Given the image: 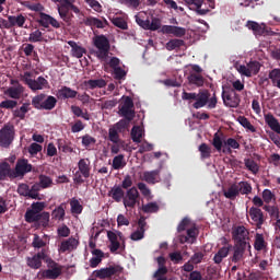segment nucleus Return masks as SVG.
<instances>
[{"label":"nucleus","instance_id":"f257e3e1","mask_svg":"<svg viewBox=\"0 0 280 280\" xmlns=\"http://www.w3.org/2000/svg\"><path fill=\"white\" fill-rule=\"evenodd\" d=\"M93 45L97 49L95 56L101 62L108 60L110 54V40L105 35H96L93 37Z\"/></svg>","mask_w":280,"mask_h":280},{"label":"nucleus","instance_id":"f03ea898","mask_svg":"<svg viewBox=\"0 0 280 280\" xmlns=\"http://www.w3.org/2000/svg\"><path fill=\"white\" fill-rule=\"evenodd\" d=\"M209 97H211V93H209L208 90L200 91L199 93L196 92H186L184 91L182 93V100H185L187 102H194L192 108L196 110H199V108H205L207 105V102H209Z\"/></svg>","mask_w":280,"mask_h":280},{"label":"nucleus","instance_id":"7ed1b4c3","mask_svg":"<svg viewBox=\"0 0 280 280\" xmlns=\"http://www.w3.org/2000/svg\"><path fill=\"white\" fill-rule=\"evenodd\" d=\"M57 104L58 100L56 98V96H47L43 93L32 98V106H34L36 110H54Z\"/></svg>","mask_w":280,"mask_h":280},{"label":"nucleus","instance_id":"20e7f679","mask_svg":"<svg viewBox=\"0 0 280 280\" xmlns=\"http://www.w3.org/2000/svg\"><path fill=\"white\" fill-rule=\"evenodd\" d=\"M84 178H91V160L81 159L78 162V171L74 173L73 182L75 185H82Z\"/></svg>","mask_w":280,"mask_h":280},{"label":"nucleus","instance_id":"39448f33","mask_svg":"<svg viewBox=\"0 0 280 280\" xmlns=\"http://www.w3.org/2000/svg\"><path fill=\"white\" fill-rule=\"evenodd\" d=\"M22 81L27 84L31 91H43V89H49V81L44 77H38L36 80L32 79V72L26 71L22 75Z\"/></svg>","mask_w":280,"mask_h":280},{"label":"nucleus","instance_id":"423d86ee","mask_svg":"<svg viewBox=\"0 0 280 280\" xmlns=\"http://www.w3.org/2000/svg\"><path fill=\"white\" fill-rule=\"evenodd\" d=\"M250 233L244 225H238L233 228L232 230V240L234 244H242V246H248V250H250Z\"/></svg>","mask_w":280,"mask_h":280},{"label":"nucleus","instance_id":"0eeeda50","mask_svg":"<svg viewBox=\"0 0 280 280\" xmlns=\"http://www.w3.org/2000/svg\"><path fill=\"white\" fill-rule=\"evenodd\" d=\"M47 268L40 272L42 279L56 280L62 275V266L51 258L46 259Z\"/></svg>","mask_w":280,"mask_h":280},{"label":"nucleus","instance_id":"6e6552de","mask_svg":"<svg viewBox=\"0 0 280 280\" xmlns=\"http://www.w3.org/2000/svg\"><path fill=\"white\" fill-rule=\"evenodd\" d=\"M221 97L224 106H228V108H237L242 102L240 94L231 88H223Z\"/></svg>","mask_w":280,"mask_h":280},{"label":"nucleus","instance_id":"1a4fd4ad","mask_svg":"<svg viewBox=\"0 0 280 280\" xmlns=\"http://www.w3.org/2000/svg\"><path fill=\"white\" fill-rule=\"evenodd\" d=\"M118 115L127 121H132L137 115L135 112V101L132 97L126 96L122 105L119 107Z\"/></svg>","mask_w":280,"mask_h":280},{"label":"nucleus","instance_id":"9d476101","mask_svg":"<svg viewBox=\"0 0 280 280\" xmlns=\"http://www.w3.org/2000/svg\"><path fill=\"white\" fill-rule=\"evenodd\" d=\"M124 272V267L119 265L109 266L94 271V277L97 279H112L113 277H119Z\"/></svg>","mask_w":280,"mask_h":280},{"label":"nucleus","instance_id":"9b49d317","mask_svg":"<svg viewBox=\"0 0 280 280\" xmlns=\"http://www.w3.org/2000/svg\"><path fill=\"white\" fill-rule=\"evenodd\" d=\"M190 67L191 71L187 77L188 84L197 86V89H200V86H205V77H202L201 67L198 65H191Z\"/></svg>","mask_w":280,"mask_h":280},{"label":"nucleus","instance_id":"f8f14e48","mask_svg":"<svg viewBox=\"0 0 280 280\" xmlns=\"http://www.w3.org/2000/svg\"><path fill=\"white\" fill-rule=\"evenodd\" d=\"M14 125H4L0 129V148H8L14 141Z\"/></svg>","mask_w":280,"mask_h":280},{"label":"nucleus","instance_id":"ddd939ff","mask_svg":"<svg viewBox=\"0 0 280 280\" xmlns=\"http://www.w3.org/2000/svg\"><path fill=\"white\" fill-rule=\"evenodd\" d=\"M137 202H139V190L137 187H131L126 191L122 205L125 209H135Z\"/></svg>","mask_w":280,"mask_h":280},{"label":"nucleus","instance_id":"4468645a","mask_svg":"<svg viewBox=\"0 0 280 280\" xmlns=\"http://www.w3.org/2000/svg\"><path fill=\"white\" fill-rule=\"evenodd\" d=\"M186 5H188L189 10H192L199 16H205L206 14H209L211 10H209V7L205 3V0H184Z\"/></svg>","mask_w":280,"mask_h":280},{"label":"nucleus","instance_id":"2eb2a0df","mask_svg":"<svg viewBox=\"0 0 280 280\" xmlns=\"http://www.w3.org/2000/svg\"><path fill=\"white\" fill-rule=\"evenodd\" d=\"M261 69V63L259 61H249L247 66H240L238 72L241 75H245L246 78H253V75H257Z\"/></svg>","mask_w":280,"mask_h":280},{"label":"nucleus","instance_id":"dca6fc26","mask_svg":"<svg viewBox=\"0 0 280 280\" xmlns=\"http://www.w3.org/2000/svg\"><path fill=\"white\" fill-rule=\"evenodd\" d=\"M136 23H138V25L142 27V30H150L151 32H156V30H161V19L159 18H152L150 21L149 19L143 20L139 16H136Z\"/></svg>","mask_w":280,"mask_h":280},{"label":"nucleus","instance_id":"f3484780","mask_svg":"<svg viewBox=\"0 0 280 280\" xmlns=\"http://www.w3.org/2000/svg\"><path fill=\"white\" fill-rule=\"evenodd\" d=\"M34 170V166L30 163L27 159H19L15 164V178L23 177L25 174H30Z\"/></svg>","mask_w":280,"mask_h":280},{"label":"nucleus","instance_id":"a211bd4d","mask_svg":"<svg viewBox=\"0 0 280 280\" xmlns=\"http://www.w3.org/2000/svg\"><path fill=\"white\" fill-rule=\"evenodd\" d=\"M37 23L42 27H45V30H49V25H51V27H55V30H60V22H58V20L47 13L40 12Z\"/></svg>","mask_w":280,"mask_h":280},{"label":"nucleus","instance_id":"6ab92c4d","mask_svg":"<svg viewBox=\"0 0 280 280\" xmlns=\"http://www.w3.org/2000/svg\"><path fill=\"white\" fill-rule=\"evenodd\" d=\"M47 259L49 258L47 257L45 249H42V252L37 253L33 257H28L26 261L30 268H33V270H38V268L43 266V261L47 264Z\"/></svg>","mask_w":280,"mask_h":280},{"label":"nucleus","instance_id":"aec40b11","mask_svg":"<svg viewBox=\"0 0 280 280\" xmlns=\"http://www.w3.org/2000/svg\"><path fill=\"white\" fill-rule=\"evenodd\" d=\"M248 248V245H242V244H235L232 245L231 250H233L232 256L230 257V261L232 264H240V261L244 260V254L246 253V249Z\"/></svg>","mask_w":280,"mask_h":280},{"label":"nucleus","instance_id":"412c9836","mask_svg":"<svg viewBox=\"0 0 280 280\" xmlns=\"http://www.w3.org/2000/svg\"><path fill=\"white\" fill-rule=\"evenodd\" d=\"M248 215L257 229H261V226H264V222H266V217L264 215V211H261L259 208H249Z\"/></svg>","mask_w":280,"mask_h":280},{"label":"nucleus","instance_id":"4be33fe9","mask_svg":"<svg viewBox=\"0 0 280 280\" xmlns=\"http://www.w3.org/2000/svg\"><path fill=\"white\" fill-rule=\"evenodd\" d=\"M58 12L60 19L65 21L68 25H71V19H73V13H71V9L69 7V0H65L63 3H61L58 7Z\"/></svg>","mask_w":280,"mask_h":280},{"label":"nucleus","instance_id":"5701e85b","mask_svg":"<svg viewBox=\"0 0 280 280\" xmlns=\"http://www.w3.org/2000/svg\"><path fill=\"white\" fill-rule=\"evenodd\" d=\"M78 246H80V241L71 236L68 240L61 242L59 246V253H71L75 250Z\"/></svg>","mask_w":280,"mask_h":280},{"label":"nucleus","instance_id":"b1692460","mask_svg":"<svg viewBox=\"0 0 280 280\" xmlns=\"http://www.w3.org/2000/svg\"><path fill=\"white\" fill-rule=\"evenodd\" d=\"M58 100H75L78 97V91L65 85L57 91Z\"/></svg>","mask_w":280,"mask_h":280},{"label":"nucleus","instance_id":"393cba45","mask_svg":"<svg viewBox=\"0 0 280 280\" xmlns=\"http://www.w3.org/2000/svg\"><path fill=\"white\" fill-rule=\"evenodd\" d=\"M233 248V245L226 244L223 247H220L218 253L214 254L213 261L217 265H220L226 257H229V254L231 253V249Z\"/></svg>","mask_w":280,"mask_h":280},{"label":"nucleus","instance_id":"a878e982","mask_svg":"<svg viewBox=\"0 0 280 280\" xmlns=\"http://www.w3.org/2000/svg\"><path fill=\"white\" fill-rule=\"evenodd\" d=\"M160 174V170L147 171L143 173L142 180H144L149 185H156V183L161 180Z\"/></svg>","mask_w":280,"mask_h":280},{"label":"nucleus","instance_id":"bb28decb","mask_svg":"<svg viewBox=\"0 0 280 280\" xmlns=\"http://www.w3.org/2000/svg\"><path fill=\"white\" fill-rule=\"evenodd\" d=\"M5 178H16V174L12 171L10 163H0V180H5Z\"/></svg>","mask_w":280,"mask_h":280},{"label":"nucleus","instance_id":"cd10ccee","mask_svg":"<svg viewBox=\"0 0 280 280\" xmlns=\"http://www.w3.org/2000/svg\"><path fill=\"white\" fill-rule=\"evenodd\" d=\"M265 122L269 126L270 130L276 132V135H280V124L279 119L275 117L271 113L265 115Z\"/></svg>","mask_w":280,"mask_h":280},{"label":"nucleus","instance_id":"c85d7f7f","mask_svg":"<svg viewBox=\"0 0 280 280\" xmlns=\"http://www.w3.org/2000/svg\"><path fill=\"white\" fill-rule=\"evenodd\" d=\"M8 21H9V28L16 27V26L24 27L25 22L27 21V18L24 16L23 14L9 15Z\"/></svg>","mask_w":280,"mask_h":280},{"label":"nucleus","instance_id":"c756f323","mask_svg":"<svg viewBox=\"0 0 280 280\" xmlns=\"http://www.w3.org/2000/svg\"><path fill=\"white\" fill-rule=\"evenodd\" d=\"M24 91H25V88H23V85L21 84H18L15 86H11L7 89L4 93L9 97H11V100H21V96L23 95Z\"/></svg>","mask_w":280,"mask_h":280},{"label":"nucleus","instance_id":"7c9ffc66","mask_svg":"<svg viewBox=\"0 0 280 280\" xmlns=\"http://www.w3.org/2000/svg\"><path fill=\"white\" fill-rule=\"evenodd\" d=\"M159 265L158 270L154 272V278H162L167 272V267L165 266L167 264V259L163 256H159L155 258Z\"/></svg>","mask_w":280,"mask_h":280},{"label":"nucleus","instance_id":"2f4dec72","mask_svg":"<svg viewBox=\"0 0 280 280\" xmlns=\"http://www.w3.org/2000/svg\"><path fill=\"white\" fill-rule=\"evenodd\" d=\"M93 257L90 259L91 268H97L100 264H102V259H104V252L102 249L92 250Z\"/></svg>","mask_w":280,"mask_h":280},{"label":"nucleus","instance_id":"473e14b6","mask_svg":"<svg viewBox=\"0 0 280 280\" xmlns=\"http://www.w3.org/2000/svg\"><path fill=\"white\" fill-rule=\"evenodd\" d=\"M84 25L86 27H97V30H104L106 25H104V22L97 18L88 16L83 20Z\"/></svg>","mask_w":280,"mask_h":280},{"label":"nucleus","instance_id":"72a5a7b5","mask_svg":"<svg viewBox=\"0 0 280 280\" xmlns=\"http://www.w3.org/2000/svg\"><path fill=\"white\" fill-rule=\"evenodd\" d=\"M222 139H224V132H222L221 130H218L213 135V139H212V145L217 150V152H220L224 145V141Z\"/></svg>","mask_w":280,"mask_h":280},{"label":"nucleus","instance_id":"f704fd0d","mask_svg":"<svg viewBox=\"0 0 280 280\" xmlns=\"http://www.w3.org/2000/svg\"><path fill=\"white\" fill-rule=\"evenodd\" d=\"M84 86H86V89H104V86H106V80L104 79H91L88 81L83 82Z\"/></svg>","mask_w":280,"mask_h":280},{"label":"nucleus","instance_id":"c9c22d12","mask_svg":"<svg viewBox=\"0 0 280 280\" xmlns=\"http://www.w3.org/2000/svg\"><path fill=\"white\" fill-rule=\"evenodd\" d=\"M65 215H67V212L65 211V203L59 205L51 212L52 220H57L58 222H63Z\"/></svg>","mask_w":280,"mask_h":280},{"label":"nucleus","instance_id":"e433bc0d","mask_svg":"<svg viewBox=\"0 0 280 280\" xmlns=\"http://www.w3.org/2000/svg\"><path fill=\"white\" fill-rule=\"evenodd\" d=\"M68 45L69 47H71L72 56H74V58H82V56L86 54V49L79 46L78 43H75L74 40H69Z\"/></svg>","mask_w":280,"mask_h":280},{"label":"nucleus","instance_id":"4c0bfd02","mask_svg":"<svg viewBox=\"0 0 280 280\" xmlns=\"http://www.w3.org/2000/svg\"><path fill=\"white\" fill-rule=\"evenodd\" d=\"M224 145L228 148L222 150L223 154H225V152L231 154L233 150H240V142H237L235 138H228L226 141H224Z\"/></svg>","mask_w":280,"mask_h":280},{"label":"nucleus","instance_id":"58836bf2","mask_svg":"<svg viewBox=\"0 0 280 280\" xmlns=\"http://www.w3.org/2000/svg\"><path fill=\"white\" fill-rule=\"evenodd\" d=\"M30 110V103H24L20 108L13 110V117L23 120Z\"/></svg>","mask_w":280,"mask_h":280},{"label":"nucleus","instance_id":"ea45409f","mask_svg":"<svg viewBox=\"0 0 280 280\" xmlns=\"http://www.w3.org/2000/svg\"><path fill=\"white\" fill-rule=\"evenodd\" d=\"M160 5L166 8L167 10H174L175 12H185V8L178 7V3L174 0H163Z\"/></svg>","mask_w":280,"mask_h":280},{"label":"nucleus","instance_id":"a19ab883","mask_svg":"<svg viewBox=\"0 0 280 280\" xmlns=\"http://www.w3.org/2000/svg\"><path fill=\"white\" fill-rule=\"evenodd\" d=\"M223 196L228 198V200H235V198L240 196L237 184H232L228 189L223 190Z\"/></svg>","mask_w":280,"mask_h":280},{"label":"nucleus","instance_id":"79ce46f5","mask_svg":"<svg viewBox=\"0 0 280 280\" xmlns=\"http://www.w3.org/2000/svg\"><path fill=\"white\" fill-rule=\"evenodd\" d=\"M268 243H266V240L264 238V234L257 233L255 235V242H254V248L255 250H265L267 248Z\"/></svg>","mask_w":280,"mask_h":280},{"label":"nucleus","instance_id":"37998d69","mask_svg":"<svg viewBox=\"0 0 280 280\" xmlns=\"http://www.w3.org/2000/svg\"><path fill=\"white\" fill-rule=\"evenodd\" d=\"M236 188L238 195L242 194V196H248V194H253V186L248 182H240L236 184Z\"/></svg>","mask_w":280,"mask_h":280},{"label":"nucleus","instance_id":"c03bdc74","mask_svg":"<svg viewBox=\"0 0 280 280\" xmlns=\"http://www.w3.org/2000/svg\"><path fill=\"white\" fill-rule=\"evenodd\" d=\"M125 194L126 192H124V189H121L120 186L114 187L109 191V196H112V198H113V200H115V202H121L124 200Z\"/></svg>","mask_w":280,"mask_h":280},{"label":"nucleus","instance_id":"a18cd8bd","mask_svg":"<svg viewBox=\"0 0 280 280\" xmlns=\"http://www.w3.org/2000/svg\"><path fill=\"white\" fill-rule=\"evenodd\" d=\"M262 209L264 211H267V213H269L272 220H279L280 211L278 206L265 205Z\"/></svg>","mask_w":280,"mask_h":280},{"label":"nucleus","instance_id":"49530a36","mask_svg":"<svg viewBox=\"0 0 280 280\" xmlns=\"http://www.w3.org/2000/svg\"><path fill=\"white\" fill-rule=\"evenodd\" d=\"M18 194L23 196L24 198H36V195L31 194L30 185L27 184H20L18 186Z\"/></svg>","mask_w":280,"mask_h":280},{"label":"nucleus","instance_id":"de8ad7c7","mask_svg":"<svg viewBox=\"0 0 280 280\" xmlns=\"http://www.w3.org/2000/svg\"><path fill=\"white\" fill-rule=\"evenodd\" d=\"M237 121L238 124H241V126H243V128L249 130V132H257L255 126H253V124H250V120H248V118H246L245 116H238Z\"/></svg>","mask_w":280,"mask_h":280},{"label":"nucleus","instance_id":"09e8293b","mask_svg":"<svg viewBox=\"0 0 280 280\" xmlns=\"http://www.w3.org/2000/svg\"><path fill=\"white\" fill-rule=\"evenodd\" d=\"M142 137H143V131L141 130V127L133 126L131 129V139L133 143H141Z\"/></svg>","mask_w":280,"mask_h":280},{"label":"nucleus","instance_id":"8fccbe9b","mask_svg":"<svg viewBox=\"0 0 280 280\" xmlns=\"http://www.w3.org/2000/svg\"><path fill=\"white\" fill-rule=\"evenodd\" d=\"M30 43H45V37H43V32L40 30H36L30 34L28 37Z\"/></svg>","mask_w":280,"mask_h":280},{"label":"nucleus","instance_id":"3c124183","mask_svg":"<svg viewBox=\"0 0 280 280\" xmlns=\"http://www.w3.org/2000/svg\"><path fill=\"white\" fill-rule=\"evenodd\" d=\"M245 167L252 172V174H258L259 173V165H257V162L253 159H245Z\"/></svg>","mask_w":280,"mask_h":280},{"label":"nucleus","instance_id":"603ef678","mask_svg":"<svg viewBox=\"0 0 280 280\" xmlns=\"http://www.w3.org/2000/svg\"><path fill=\"white\" fill-rule=\"evenodd\" d=\"M71 112L75 117H82V119H85V121H89L91 118L89 117V113H84L82 108L78 105H72L71 106Z\"/></svg>","mask_w":280,"mask_h":280},{"label":"nucleus","instance_id":"864d4df0","mask_svg":"<svg viewBox=\"0 0 280 280\" xmlns=\"http://www.w3.org/2000/svg\"><path fill=\"white\" fill-rule=\"evenodd\" d=\"M121 5L129 8V10H139L141 0H119Z\"/></svg>","mask_w":280,"mask_h":280},{"label":"nucleus","instance_id":"5fc2aeb1","mask_svg":"<svg viewBox=\"0 0 280 280\" xmlns=\"http://www.w3.org/2000/svg\"><path fill=\"white\" fill-rule=\"evenodd\" d=\"M57 145H58V150H60L65 154H69L71 152H73V148H71L69 142H67V141L62 140V139H59L57 141Z\"/></svg>","mask_w":280,"mask_h":280},{"label":"nucleus","instance_id":"6e6d98bb","mask_svg":"<svg viewBox=\"0 0 280 280\" xmlns=\"http://www.w3.org/2000/svg\"><path fill=\"white\" fill-rule=\"evenodd\" d=\"M40 213L34 211L33 209H30L25 212V221L32 224L33 222H38V217Z\"/></svg>","mask_w":280,"mask_h":280},{"label":"nucleus","instance_id":"4d7b16f0","mask_svg":"<svg viewBox=\"0 0 280 280\" xmlns=\"http://www.w3.org/2000/svg\"><path fill=\"white\" fill-rule=\"evenodd\" d=\"M114 128L118 132H126V130H128V128H130V120H126L122 118L114 125Z\"/></svg>","mask_w":280,"mask_h":280},{"label":"nucleus","instance_id":"13d9d810","mask_svg":"<svg viewBox=\"0 0 280 280\" xmlns=\"http://www.w3.org/2000/svg\"><path fill=\"white\" fill-rule=\"evenodd\" d=\"M183 45H185V40L183 39H171L166 44V49L168 51H174V49H178L179 47H183Z\"/></svg>","mask_w":280,"mask_h":280},{"label":"nucleus","instance_id":"bf43d9fd","mask_svg":"<svg viewBox=\"0 0 280 280\" xmlns=\"http://www.w3.org/2000/svg\"><path fill=\"white\" fill-rule=\"evenodd\" d=\"M70 207H71V213H75L77 215H80L82 213V210L84 209L81 205L80 201L75 198H72L70 200Z\"/></svg>","mask_w":280,"mask_h":280},{"label":"nucleus","instance_id":"052dcab7","mask_svg":"<svg viewBox=\"0 0 280 280\" xmlns=\"http://www.w3.org/2000/svg\"><path fill=\"white\" fill-rule=\"evenodd\" d=\"M143 213H158L159 211V203L156 202H149L142 206Z\"/></svg>","mask_w":280,"mask_h":280},{"label":"nucleus","instance_id":"680f3d73","mask_svg":"<svg viewBox=\"0 0 280 280\" xmlns=\"http://www.w3.org/2000/svg\"><path fill=\"white\" fill-rule=\"evenodd\" d=\"M199 152L201 154V159H211V147L207 143H201L199 145Z\"/></svg>","mask_w":280,"mask_h":280},{"label":"nucleus","instance_id":"e2e57ef3","mask_svg":"<svg viewBox=\"0 0 280 280\" xmlns=\"http://www.w3.org/2000/svg\"><path fill=\"white\" fill-rule=\"evenodd\" d=\"M38 178H39V186L42 187V189H47L48 187H51V184L54 183L51 177L46 175H39Z\"/></svg>","mask_w":280,"mask_h":280},{"label":"nucleus","instance_id":"0e129e2a","mask_svg":"<svg viewBox=\"0 0 280 280\" xmlns=\"http://www.w3.org/2000/svg\"><path fill=\"white\" fill-rule=\"evenodd\" d=\"M112 23L115 27H119V30H128V23L124 18H114L112 19Z\"/></svg>","mask_w":280,"mask_h":280},{"label":"nucleus","instance_id":"69168bd1","mask_svg":"<svg viewBox=\"0 0 280 280\" xmlns=\"http://www.w3.org/2000/svg\"><path fill=\"white\" fill-rule=\"evenodd\" d=\"M108 139L112 143H119V131L115 127L109 128Z\"/></svg>","mask_w":280,"mask_h":280},{"label":"nucleus","instance_id":"338daca9","mask_svg":"<svg viewBox=\"0 0 280 280\" xmlns=\"http://www.w3.org/2000/svg\"><path fill=\"white\" fill-rule=\"evenodd\" d=\"M262 200H264V202H266V205H270V202H272V200H276L275 192H272V190H270V189H265L262 191Z\"/></svg>","mask_w":280,"mask_h":280},{"label":"nucleus","instance_id":"774afa93","mask_svg":"<svg viewBox=\"0 0 280 280\" xmlns=\"http://www.w3.org/2000/svg\"><path fill=\"white\" fill-rule=\"evenodd\" d=\"M124 166V154L116 155L113 160V168L122 170Z\"/></svg>","mask_w":280,"mask_h":280}]
</instances>
